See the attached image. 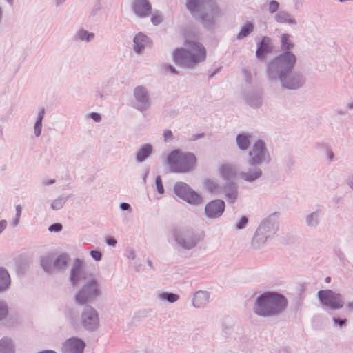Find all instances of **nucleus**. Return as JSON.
Returning <instances> with one entry per match:
<instances>
[{
    "label": "nucleus",
    "instance_id": "obj_1",
    "mask_svg": "<svg viewBox=\"0 0 353 353\" xmlns=\"http://www.w3.org/2000/svg\"><path fill=\"white\" fill-rule=\"evenodd\" d=\"M205 58V47L193 39H186L183 47L176 49L174 52V61L185 68H194L204 61Z\"/></svg>",
    "mask_w": 353,
    "mask_h": 353
},
{
    "label": "nucleus",
    "instance_id": "obj_2",
    "mask_svg": "<svg viewBox=\"0 0 353 353\" xmlns=\"http://www.w3.org/2000/svg\"><path fill=\"white\" fill-rule=\"evenodd\" d=\"M186 7L206 27L214 26L223 14L215 0H187Z\"/></svg>",
    "mask_w": 353,
    "mask_h": 353
},
{
    "label": "nucleus",
    "instance_id": "obj_3",
    "mask_svg": "<svg viewBox=\"0 0 353 353\" xmlns=\"http://www.w3.org/2000/svg\"><path fill=\"white\" fill-rule=\"evenodd\" d=\"M287 303L283 295L275 292H265L256 299L253 310L259 316H273L283 311Z\"/></svg>",
    "mask_w": 353,
    "mask_h": 353
},
{
    "label": "nucleus",
    "instance_id": "obj_4",
    "mask_svg": "<svg viewBox=\"0 0 353 353\" xmlns=\"http://www.w3.org/2000/svg\"><path fill=\"white\" fill-rule=\"evenodd\" d=\"M296 61V56L290 51L279 55L268 65L267 74L269 80L276 81L280 76L288 74L294 68Z\"/></svg>",
    "mask_w": 353,
    "mask_h": 353
},
{
    "label": "nucleus",
    "instance_id": "obj_5",
    "mask_svg": "<svg viewBox=\"0 0 353 353\" xmlns=\"http://www.w3.org/2000/svg\"><path fill=\"white\" fill-rule=\"evenodd\" d=\"M170 170L173 172H186L191 170L195 165L196 157L190 152L180 150L172 151L168 157Z\"/></svg>",
    "mask_w": 353,
    "mask_h": 353
},
{
    "label": "nucleus",
    "instance_id": "obj_6",
    "mask_svg": "<svg viewBox=\"0 0 353 353\" xmlns=\"http://www.w3.org/2000/svg\"><path fill=\"white\" fill-rule=\"evenodd\" d=\"M219 174L224 180L230 181L239 176L247 181H253L261 175V170L254 167L253 169L250 168L248 172H239L236 165L231 163H223L218 169Z\"/></svg>",
    "mask_w": 353,
    "mask_h": 353
},
{
    "label": "nucleus",
    "instance_id": "obj_7",
    "mask_svg": "<svg viewBox=\"0 0 353 353\" xmlns=\"http://www.w3.org/2000/svg\"><path fill=\"white\" fill-rule=\"evenodd\" d=\"M101 295V290L96 279H89L74 296V301L77 304L84 305L94 301Z\"/></svg>",
    "mask_w": 353,
    "mask_h": 353
},
{
    "label": "nucleus",
    "instance_id": "obj_8",
    "mask_svg": "<svg viewBox=\"0 0 353 353\" xmlns=\"http://www.w3.org/2000/svg\"><path fill=\"white\" fill-rule=\"evenodd\" d=\"M70 261V257L61 254L57 258L52 254H46L41 257L40 264L43 270L50 274L64 270Z\"/></svg>",
    "mask_w": 353,
    "mask_h": 353
},
{
    "label": "nucleus",
    "instance_id": "obj_9",
    "mask_svg": "<svg viewBox=\"0 0 353 353\" xmlns=\"http://www.w3.org/2000/svg\"><path fill=\"white\" fill-rule=\"evenodd\" d=\"M81 324L87 330L94 331L99 327L97 311L91 306H85L81 315Z\"/></svg>",
    "mask_w": 353,
    "mask_h": 353
},
{
    "label": "nucleus",
    "instance_id": "obj_10",
    "mask_svg": "<svg viewBox=\"0 0 353 353\" xmlns=\"http://www.w3.org/2000/svg\"><path fill=\"white\" fill-rule=\"evenodd\" d=\"M174 239L179 246L186 250L193 248L199 241V238L193 232L188 230H176Z\"/></svg>",
    "mask_w": 353,
    "mask_h": 353
},
{
    "label": "nucleus",
    "instance_id": "obj_11",
    "mask_svg": "<svg viewBox=\"0 0 353 353\" xmlns=\"http://www.w3.org/2000/svg\"><path fill=\"white\" fill-rule=\"evenodd\" d=\"M318 296L322 305L329 307L331 309H339L344 305L341 295L332 290H321L319 292Z\"/></svg>",
    "mask_w": 353,
    "mask_h": 353
},
{
    "label": "nucleus",
    "instance_id": "obj_12",
    "mask_svg": "<svg viewBox=\"0 0 353 353\" xmlns=\"http://www.w3.org/2000/svg\"><path fill=\"white\" fill-rule=\"evenodd\" d=\"M89 279H94L93 276L87 272L83 267V261L79 259H76L71 270L70 281L72 285L88 282Z\"/></svg>",
    "mask_w": 353,
    "mask_h": 353
},
{
    "label": "nucleus",
    "instance_id": "obj_13",
    "mask_svg": "<svg viewBox=\"0 0 353 353\" xmlns=\"http://www.w3.org/2000/svg\"><path fill=\"white\" fill-rule=\"evenodd\" d=\"M174 192L178 196L191 204L196 205L202 201L201 197L184 183H177L174 186Z\"/></svg>",
    "mask_w": 353,
    "mask_h": 353
},
{
    "label": "nucleus",
    "instance_id": "obj_14",
    "mask_svg": "<svg viewBox=\"0 0 353 353\" xmlns=\"http://www.w3.org/2000/svg\"><path fill=\"white\" fill-rule=\"evenodd\" d=\"M250 164L253 169L256 167V165L261 163L263 161H268V156L266 154L265 144L262 141H258L254 145L252 150L250 152Z\"/></svg>",
    "mask_w": 353,
    "mask_h": 353
},
{
    "label": "nucleus",
    "instance_id": "obj_15",
    "mask_svg": "<svg viewBox=\"0 0 353 353\" xmlns=\"http://www.w3.org/2000/svg\"><path fill=\"white\" fill-rule=\"evenodd\" d=\"M278 79L280 80L282 86L288 89L299 88L305 82L304 78L301 74L292 72L288 74L280 76Z\"/></svg>",
    "mask_w": 353,
    "mask_h": 353
},
{
    "label": "nucleus",
    "instance_id": "obj_16",
    "mask_svg": "<svg viewBox=\"0 0 353 353\" xmlns=\"http://www.w3.org/2000/svg\"><path fill=\"white\" fill-rule=\"evenodd\" d=\"M225 203L222 200H214L210 202L205 208V214L210 219L219 217L223 212Z\"/></svg>",
    "mask_w": 353,
    "mask_h": 353
},
{
    "label": "nucleus",
    "instance_id": "obj_17",
    "mask_svg": "<svg viewBox=\"0 0 353 353\" xmlns=\"http://www.w3.org/2000/svg\"><path fill=\"white\" fill-rule=\"evenodd\" d=\"M84 347L85 343L81 340L71 338L65 342L63 351L64 353H83Z\"/></svg>",
    "mask_w": 353,
    "mask_h": 353
},
{
    "label": "nucleus",
    "instance_id": "obj_18",
    "mask_svg": "<svg viewBox=\"0 0 353 353\" xmlns=\"http://www.w3.org/2000/svg\"><path fill=\"white\" fill-rule=\"evenodd\" d=\"M134 97L137 101L139 109H146L149 105V96L146 89L142 86H138L134 89Z\"/></svg>",
    "mask_w": 353,
    "mask_h": 353
},
{
    "label": "nucleus",
    "instance_id": "obj_19",
    "mask_svg": "<svg viewBox=\"0 0 353 353\" xmlns=\"http://www.w3.org/2000/svg\"><path fill=\"white\" fill-rule=\"evenodd\" d=\"M134 11L137 15L145 17L151 12V6L147 0H134L133 3Z\"/></svg>",
    "mask_w": 353,
    "mask_h": 353
},
{
    "label": "nucleus",
    "instance_id": "obj_20",
    "mask_svg": "<svg viewBox=\"0 0 353 353\" xmlns=\"http://www.w3.org/2000/svg\"><path fill=\"white\" fill-rule=\"evenodd\" d=\"M134 50L141 53L145 47L150 46V41L148 37L142 33L138 34L134 39Z\"/></svg>",
    "mask_w": 353,
    "mask_h": 353
},
{
    "label": "nucleus",
    "instance_id": "obj_21",
    "mask_svg": "<svg viewBox=\"0 0 353 353\" xmlns=\"http://www.w3.org/2000/svg\"><path fill=\"white\" fill-rule=\"evenodd\" d=\"M209 294L206 292L199 291L197 292L193 298V305L196 307H203L209 302Z\"/></svg>",
    "mask_w": 353,
    "mask_h": 353
},
{
    "label": "nucleus",
    "instance_id": "obj_22",
    "mask_svg": "<svg viewBox=\"0 0 353 353\" xmlns=\"http://www.w3.org/2000/svg\"><path fill=\"white\" fill-rule=\"evenodd\" d=\"M11 284V279L8 272L0 268V292L8 290Z\"/></svg>",
    "mask_w": 353,
    "mask_h": 353
},
{
    "label": "nucleus",
    "instance_id": "obj_23",
    "mask_svg": "<svg viewBox=\"0 0 353 353\" xmlns=\"http://www.w3.org/2000/svg\"><path fill=\"white\" fill-rule=\"evenodd\" d=\"M0 353H14V346L10 339L5 337L0 341Z\"/></svg>",
    "mask_w": 353,
    "mask_h": 353
},
{
    "label": "nucleus",
    "instance_id": "obj_24",
    "mask_svg": "<svg viewBox=\"0 0 353 353\" xmlns=\"http://www.w3.org/2000/svg\"><path fill=\"white\" fill-rule=\"evenodd\" d=\"M294 46L292 41V36L288 34H283L281 37V48L285 52L290 51Z\"/></svg>",
    "mask_w": 353,
    "mask_h": 353
},
{
    "label": "nucleus",
    "instance_id": "obj_25",
    "mask_svg": "<svg viewBox=\"0 0 353 353\" xmlns=\"http://www.w3.org/2000/svg\"><path fill=\"white\" fill-rule=\"evenodd\" d=\"M225 196L228 201L234 203L237 198V188L234 183H230L225 188Z\"/></svg>",
    "mask_w": 353,
    "mask_h": 353
},
{
    "label": "nucleus",
    "instance_id": "obj_26",
    "mask_svg": "<svg viewBox=\"0 0 353 353\" xmlns=\"http://www.w3.org/2000/svg\"><path fill=\"white\" fill-rule=\"evenodd\" d=\"M204 186L211 193L217 194L222 190L221 185L214 179H206L204 182Z\"/></svg>",
    "mask_w": 353,
    "mask_h": 353
},
{
    "label": "nucleus",
    "instance_id": "obj_27",
    "mask_svg": "<svg viewBox=\"0 0 353 353\" xmlns=\"http://www.w3.org/2000/svg\"><path fill=\"white\" fill-rule=\"evenodd\" d=\"M275 17L276 21L279 23H296L295 19L290 14L283 11L279 12Z\"/></svg>",
    "mask_w": 353,
    "mask_h": 353
},
{
    "label": "nucleus",
    "instance_id": "obj_28",
    "mask_svg": "<svg viewBox=\"0 0 353 353\" xmlns=\"http://www.w3.org/2000/svg\"><path fill=\"white\" fill-rule=\"evenodd\" d=\"M270 39L268 37L263 38L261 45L256 51V56L262 58L265 53L268 52L270 49Z\"/></svg>",
    "mask_w": 353,
    "mask_h": 353
},
{
    "label": "nucleus",
    "instance_id": "obj_29",
    "mask_svg": "<svg viewBox=\"0 0 353 353\" xmlns=\"http://www.w3.org/2000/svg\"><path fill=\"white\" fill-rule=\"evenodd\" d=\"M152 152V146L149 144L144 145L138 152L137 160L139 162L144 161Z\"/></svg>",
    "mask_w": 353,
    "mask_h": 353
},
{
    "label": "nucleus",
    "instance_id": "obj_30",
    "mask_svg": "<svg viewBox=\"0 0 353 353\" xmlns=\"http://www.w3.org/2000/svg\"><path fill=\"white\" fill-rule=\"evenodd\" d=\"M157 296L159 299L166 300L170 303H174L179 299L178 294L168 292H159Z\"/></svg>",
    "mask_w": 353,
    "mask_h": 353
},
{
    "label": "nucleus",
    "instance_id": "obj_31",
    "mask_svg": "<svg viewBox=\"0 0 353 353\" xmlns=\"http://www.w3.org/2000/svg\"><path fill=\"white\" fill-rule=\"evenodd\" d=\"M236 143L241 150H246L250 145L249 137L245 134H239L236 138Z\"/></svg>",
    "mask_w": 353,
    "mask_h": 353
},
{
    "label": "nucleus",
    "instance_id": "obj_32",
    "mask_svg": "<svg viewBox=\"0 0 353 353\" xmlns=\"http://www.w3.org/2000/svg\"><path fill=\"white\" fill-rule=\"evenodd\" d=\"M44 109H42L38 114L37 120L34 125V134L37 137L40 136L41 132L42 120L44 116Z\"/></svg>",
    "mask_w": 353,
    "mask_h": 353
},
{
    "label": "nucleus",
    "instance_id": "obj_33",
    "mask_svg": "<svg viewBox=\"0 0 353 353\" xmlns=\"http://www.w3.org/2000/svg\"><path fill=\"white\" fill-rule=\"evenodd\" d=\"M254 28L253 24L248 22L243 26L238 34V39H241L247 37L250 32H252Z\"/></svg>",
    "mask_w": 353,
    "mask_h": 353
},
{
    "label": "nucleus",
    "instance_id": "obj_34",
    "mask_svg": "<svg viewBox=\"0 0 353 353\" xmlns=\"http://www.w3.org/2000/svg\"><path fill=\"white\" fill-rule=\"evenodd\" d=\"M261 241L262 243L265 242V238L263 234L260 233V230H258L252 240V245L255 248H258L260 246Z\"/></svg>",
    "mask_w": 353,
    "mask_h": 353
},
{
    "label": "nucleus",
    "instance_id": "obj_35",
    "mask_svg": "<svg viewBox=\"0 0 353 353\" xmlns=\"http://www.w3.org/2000/svg\"><path fill=\"white\" fill-rule=\"evenodd\" d=\"M77 37L79 40H86L89 41L94 37V34L92 33H88V32L85 30H80L78 32Z\"/></svg>",
    "mask_w": 353,
    "mask_h": 353
},
{
    "label": "nucleus",
    "instance_id": "obj_36",
    "mask_svg": "<svg viewBox=\"0 0 353 353\" xmlns=\"http://www.w3.org/2000/svg\"><path fill=\"white\" fill-rule=\"evenodd\" d=\"M8 312V307L6 302L0 301V320L6 317Z\"/></svg>",
    "mask_w": 353,
    "mask_h": 353
},
{
    "label": "nucleus",
    "instance_id": "obj_37",
    "mask_svg": "<svg viewBox=\"0 0 353 353\" xmlns=\"http://www.w3.org/2000/svg\"><path fill=\"white\" fill-rule=\"evenodd\" d=\"M65 201L64 198H59L52 202L51 207L53 210H59L63 206Z\"/></svg>",
    "mask_w": 353,
    "mask_h": 353
},
{
    "label": "nucleus",
    "instance_id": "obj_38",
    "mask_svg": "<svg viewBox=\"0 0 353 353\" xmlns=\"http://www.w3.org/2000/svg\"><path fill=\"white\" fill-rule=\"evenodd\" d=\"M307 223L310 226H314L318 223V214L316 212H313L310 214L307 218Z\"/></svg>",
    "mask_w": 353,
    "mask_h": 353
},
{
    "label": "nucleus",
    "instance_id": "obj_39",
    "mask_svg": "<svg viewBox=\"0 0 353 353\" xmlns=\"http://www.w3.org/2000/svg\"><path fill=\"white\" fill-rule=\"evenodd\" d=\"M156 185H157L158 192L160 194L163 193L164 190H163V187L162 185L161 176H157L156 178Z\"/></svg>",
    "mask_w": 353,
    "mask_h": 353
},
{
    "label": "nucleus",
    "instance_id": "obj_40",
    "mask_svg": "<svg viewBox=\"0 0 353 353\" xmlns=\"http://www.w3.org/2000/svg\"><path fill=\"white\" fill-rule=\"evenodd\" d=\"M248 222V219L247 217H245V216L242 217L241 219V220L239 221V222L237 223L236 228L239 230L244 228L245 227V225H247Z\"/></svg>",
    "mask_w": 353,
    "mask_h": 353
},
{
    "label": "nucleus",
    "instance_id": "obj_41",
    "mask_svg": "<svg viewBox=\"0 0 353 353\" xmlns=\"http://www.w3.org/2000/svg\"><path fill=\"white\" fill-rule=\"evenodd\" d=\"M163 20V17L161 14H154L152 17L151 21L153 24L158 25Z\"/></svg>",
    "mask_w": 353,
    "mask_h": 353
},
{
    "label": "nucleus",
    "instance_id": "obj_42",
    "mask_svg": "<svg viewBox=\"0 0 353 353\" xmlns=\"http://www.w3.org/2000/svg\"><path fill=\"white\" fill-rule=\"evenodd\" d=\"M279 8V3L276 1H270L269 4V10L270 12H274Z\"/></svg>",
    "mask_w": 353,
    "mask_h": 353
},
{
    "label": "nucleus",
    "instance_id": "obj_43",
    "mask_svg": "<svg viewBox=\"0 0 353 353\" xmlns=\"http://www.w3.org/2000/svg\"><path fill=\"white\" fill-rule=\"evenodd\" d=\"M61 229L62 225L60 223H54L49 228V230L51 232H59Z\"/></svg>",
    "mask_w": 353,
    "mask_h": 353
},
{
    "label": "nucleus",
    "instance_id": "obj_44",
    "mask_svg": "<svg viewBox=\"0 0 353 353\" xmlns=\"http://www.w3.org/2000/svg\"><path fill=\"white\" fill-rule=\"evenodd\" d=\"M90 254L92 257L96 261L101 259V253L99 251H91Z\"/></svg>",
    "mask_w": 353,
    "mask_h": 353
},
{
    "label": "nucleus",
    "instance_id": "obj_45",
    "mask_svg": "<svg viewBox=\"0 0 353 353\" xmlns=\"http://www.w3.org/2000/svg\"><path fill=\"white\" fill-rule=\"evenodd\" d=\"M90 117L96 122H99L101 121V115L98 113L93 112L90 114Z\"/></svg>",
    "mask_w": 353,
    "mask_h": 353
},
{
    "label": "nucleus",
    "instance_id": "obj_46",
    "mask_svg": "<svg viewBox=\"0 0 353 353\" xmlns=\"http://www.w3.org/2000/svg\"><path fill=\"white\" fill-rule=\"evenodd\" d=\"M163 136H164L165 141H166L172 138V132L170 130H167L164 132Z\"/></svg>",
    "mask_w": 353,
    "mask_h": 353
},
{
    "label": "nucleus",
    "instance_id": "obj_47",
    "mask_svg": "<svg viewBox=\"0 0 353 353\" xmlns=\"http://www.w3.org/2000/svg\"><path fill=\"white\" fill-rule=\"evenodd\" d=\"M7 222L5 220H1L0 221V233H1L4 229L6 228Z\"/></svg>",
    "mask_w": 353,
    "mask_h": 353
},
{
    "label": "nucleus",
    "instance_id": "obj_48",
    "mask_svg": "<svg viewBox=\"0 0 353 353\" xmlns=\"http://www.w3.org/2000/svg\"><path fill=\"white\" fill-rule=\"evenodd\" d=\"M106 242L109 245L112 246H114L117 243V241L113 238L107 239Z\"/></svg>",
    "mask_w": 353,
    "mask_h": 353
},
{
    "label": "nucleus",
    "instance_id": "obj_49",
    "mask_svg": "<svg viewBox=\"0 0 353 353\" xmlns=\"http://www.w3.org/2000/svg\"><path fill=\"white\" fill-rule=\"evenodd\" d=\"M334 321L336 324H339L340 326H342L345 323L346 320H339L336 318H334Z\"/></svg>",
    "mask_w": 353,
    "mask_h": 353
},
{
    "label": "nucleus",
    "instance_id": "obj_50",
    "mask_svg": "<svg viewBox=\"0 0 353 353\" xmlns=\"http://www.w3.org/2000/svg\"><path fill=\"white\" fill-rule=\"evenodd\" d=\"M16 216H17L18 218H20L21 216V205H17L16 206Z\"/></svg>",
    "mask_w": 353,
    "mask_h": 353
},
{
    "label": "nucleus",
    "instance_id": "obj_51",
    "mask_svg": "<svg viewBox=\"0 0 353 353\" xmlns=\"http://www.w3.org/2000/svg\"><path fill=\"white\" fill-rule=\"evenodd\" d=\"M121 208L123 210H128L130 209V205L128 203H123L121 205Z\"/></svg>",
    "mask_w": 353,
    "mask_h": 353
},
{
    "label": "nucleus",
    "instance_id": "obj_52",
    "mask_svg": "<svg viewBox=\"0 0 353 353\" xmlns=\"http://www.w3.org/2000/svg\"><path fill=\"white\" fill-rule=\"evenodd\" d=\"M19 219L17 216H16L15 219L12 222V225L15 227L19 224Z\"/></svg>",
    "mask_w": 353,
    "mask_h": 353
},
{
    "label": "nucleus",
    "instance_id": "obj_53",
    "mask_svg": "<svg viewBox=\"0 0 353 353\" xmlns=\"http://www.w3.org/2000/svg\"><path fill=\"white\" fill-rule=\"evenodd\" d=\"M347 108L350 110L353 109V102H350V103H347Z\"/></svg>",
    "mask_w": 353,
    "mask_h": 353
},
{
    "label": "nucleus",
    "instance_id": "obj_54",
    "mask_svg": "<svg viewBox=\"0 0 353 353\" xmlns=\"http://www.w3.org/2000/svg\"><path fill=\"white\" fill-rule=\"evenodd\" d=\"M348 183H349V185H350L351 188H353V177H352V178H350V179H349Z\"/></svg>",
    "mask_w": 353,
    "mask_h": 353
},
{
    "label": "nucleus",
    "instance_id": "obj_55",
    "mask_svg": "<svg viewBox=\"0 0 353 353\" xmlns=\"http://www.w3.org/2000/svg\"><path fill=\"white\" fill-rule=\"evenodd\" d=\"M169 70H170V72H171L172 73H176V70H175V69H174L172 66H170H170H169Z\"/></svg>",
    "mask_w": 353,
    "mask_h": 353
},
{
    "label": "nucleus",
    "instance_id": "obj_56",
    "mask_svg": "<svg viewBox=\"0 0 353 353\" xmlns=\"http://www.w3.org/2000/svg\"><path fill=\"white\" fill-rule=\"evenodd\" d=\"M328 155H329V158H330V160H332V158H333V153L332 152H328Z\"/></svg>",
    "mask_w": 353,
    "mask_h": 353
},
{
    "label": "nucleus",
    "instance_id": "obj_57",
    "mask_svg": "<svg viewBox=\"0 0 353 353\" xmlns=\"http://www.w3.org/2000/svg\"><path fill=\"white\" fill-rule=\"evenodd\" d=\"M348 307H349L350 308H352V309H353V302H352V303H349V304H348Z\"/></svg>",
    "mask_w": 353,
    "mask_h": 353
},
{
    "label": "nucleus",
    "instance_id": "obj_58",
    "mask_svg": "<svg viewBox=\"0 0 353 353\" xmlns=\"http://www.w3.org/2000/svg\"><path fill=\"white\" fill-rule=\"evenodd\" d=\"M53 183H54V180H51L47 184H52Z\"/></svg>",
    "mask_w": 353,
    "mask_h": 353
},
{
    "label": "nucleus",
    "instance_id": "obj_59",
    "mask_svg": "<svg viewBox=\"0 0 353 353\" xmlns=\"http://www.w3.org/2000/svg\"><path fill=\"white\" fill-rule=\"evenodd\" d=\"M8 1L11 2V1H12L13 0H8Z\"/></svg>",
    "mask_w": 353,
    "mask_h": 353
}]
</instances>
